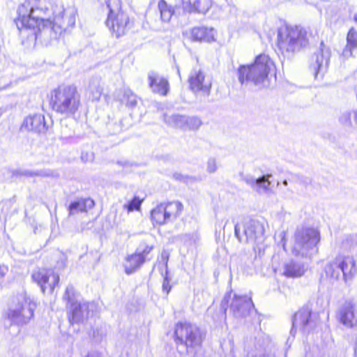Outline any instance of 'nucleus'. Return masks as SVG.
I'll use <instances>...</instances> for the list:
<instances>
[{
	"mask_svg": "<svg viewBox=\"0 0 357 357\" xmlns=\"http://www.w3.org/2000/svg\"><path fill=\"white\" fill-rule=\"evenodd\" d=\"M86 357H101L100 355L97 352H92L87 355Z\"/></svg>",
	"mask_w": 357,
	"mask_h": 357,
	"instance_id": "44",
	"label": "nucleus"
},
{
	"mask_svg": "<svg viewBox=\"0 0 357 357\" xmlns=\"http://www.w3.org/2000/svg\"><path fill=\"white\" fill-rule=\"evenodd\" d=\"M96 308L94 303H78L70 307L69 321L72 324H78L87 319Z\"/></svg>",
	"mask_w": 357,
	"mask_h": 357,
	"instance_id": "16",
	"label": "nucleus"
},
{
	"mask_svg": "<svg viewBox=\"0 0 357 357\" xmlns=\"http://www.w3.org/2000/svg\"><path fill=\"white\" fill-rule=\"evenodd\" d=\"M340 248L344 252H350L357 249V242L351 236H347L342 240Z\"/></svg>",
	"mask_w": 357,
	"mask_h": 357,
	"instance_id": "34",
	"label": "nucleus"
},
{
	"mask_svg": "<svg viewBox=\"0 0 357 357\" xmlns=\"http://www.w3.org/2000/svg\"><path fill=\"white\" fill-rule=\"evenodd\" d=\"M331 57V50L323 42L319 48L312 56L310 67L314 70L315 77L319 74L323 75L328 69Z\"/></svg>",
	"mask_w": 357,
	"mask_h": 357,
	"instance_id": "13",
	"label": "nucleus"
},
{
	"mask_svg": "<svg viewBox=\"0 0 357 357\" xmlns=\"http://www.w3.org/2000/svg\"><path fill=\"white\" fill-rule=\"evenodd\" d=\"M190 37L193 41L211 42L214 40L213 29L204 26L195 27L190 31Z\"/></svg>",
	"mask_w": 357,
	"mask_h": 357,
	"instance_id": "26",
	"label": "nucleus"
},
{
	"mask_svg": "<svg viewBox=\"0 0 357 357\" xmlns=\"http://www.w3.org/2000/svg\"><path fill=\"white\" fill-rule=\"evenodd\" d=\"M283 268V274L288 278H300L306 271V267L303 263L294 260L287 262Z\"/></svg>",
	"mask_w": 357,
	"mask_h": 357,
	"instance_id": "24",
	"label": "nucleus"
},
{
	"mask_svg": "<svg viewBox=\"0 0 357 357\" xmlns=\"http://www.w3.org/2000/svg\"><path fill=\"white\" fill-rule=\"evenodd\" d=\"M149 86L154 93L166 96L169 91L168 81L157 73L151 71L148 74Z\"/></svg>",
	"mask_w": 357,
	"mask_h": 357,
	"instance_id": "20",
	"label": "nucleus"
},
{
	"mask_svg": "<svg viewBox=\"0 0 357 357\" xmlns=\"http://www.w3.org/2000/svg\"><path fill=\"white\" fill-rule=\"evenodd\" d=\"M274 68V63L270 57L264 54H259L250 65H241L238 69V79L241 84L252 82L259 87L269 85L268 74Z\"/></svg>",
	"mask_w": 357,
	"mask_h": 357,
	"instance_id": "2",
	"label": "nucleus"
},
{
	"mask_svg": "<svg viewBox=\"0 0 357 357\" xmlns=\"http://www.w3.org/2000/svg\"><path fill=\"white\" fill-rule=\"evenodd\" d=\"M116 126L117 127V130L114 131V132H118L119 131H121V128H120V126L119 124H116Z\"/></svg>",
	"mask_w": 357,
	"mask_h": 357,
	"instance_id": "46",
	"label": "nucleus"
},
{
	"mask_svg": "<svg viewBox=\"0 0 357 357\" xmlns=\"http://www.w3.org/2000/svg\"><path fill=\"white\" fill-rule=\"evenodd\" d=\"M292 325L291 334L295 328H299L303 333H309L317 325L316 315L312 314L308 307H303L294 314Z\"/></svg>",
	"mask_w": 357,
	"mask_h": 357,
	"instance_id": "12",
	"label": "nucleus"
},
{
	"mask_svg": "<svg viewBox=\"0 0 357 357\" xmlns=\"http://www.w3.org/2000/svg\"><path fill=\"white\" fill-rule=\"evenodd\" d=\"M354 20L355 22L357 23V13L354 16Z\"/></svg>",
	"mask_w": 357,
	"mask_h": 357,
	"instance_id": "47",
	"label": "nucleus"
},
{
	"mask_svg": "<svg viewBox=\"0 0 357 357\" xmlns=\"http://www.w3.org/2000/svg\"><path fill=\"white\" fill-rule=\"evenodd\" d=\"M109 9L106 26L116 38L126 35L132 27L128 15L121 9V0H107Z\"/></svg>",
	"mask_w": 357,
	"mask_h": 357,
	"instance_id": "6",
	"label": "nucleus"
},
{
	"mask_svg": "<svg viewBox=\"0 0 357 357\" xmlns=\"http://www.w3.org/2000/svg\"><path fill=\"white\" fill-rule=\"evenodd\" d=\"M22 128L36 133H45L48 129V126L46 124L43 115L34 114L25 118Z\"/></svg>",
	"mask_w": 357,
	"mask_h": 357,
	"instance_id": "19",
	"label": "nucleus"
},
{
	"mask_svg": "<svg viewBox=\"0 0 357 357\" xmlns=\"http://www.w3.org/2000/svg\"><path fill=\"white\" fill-rule=\"evenodd\" d=\"M218 169V164L215 158L211 157L206 162V172L208 174H214Z\"/></svg>",
	"mask_w": 357,
	"mask_h": 357,
	"instance_id": "39",
	"label": "nucleus"
},
{
	"mask_svg": "<svg viewBox=\"0 0 357 357\" xmlns=\"http://www.w3.org/2000/svg\"><path fill=\"white\" fill-rule=\"evenodd\" d=\"M259 357H265V356H259Z\"/></svg>",
	"mask_w": 357,
	"mask_h": 357,
	"instance_id": "49",
	"label": "nucleus"
},
{
	"mask_svg": "<svg viewBox=\"0 0 357 357\" xmlns=\"http://www.w3.org/2000/svg\"><path fill=\"white\" fill-rule=\"evenodd\" d=\"M189 86L194 93L201 92L206 96L210 94L211 81L206 78L205 73L200 69L194 68L189 75Z\"/></svg>",
	"mask_w": 357,
	"mask_h": 357,
	"instance_id": "15",
	"label": "nucleus"
},
{
	"mask_svg": "<svg viewBox=\"0 0 357 357\" xmlns=\"http://www.w3.org/2000/svg\"><path fill=\"white\" fill-rule=\"evenodd\" d=\"M183 208V204L179 202L162 203L151 211V220L153 224H166L176 219L181 214Z\"/></svg>",
	"mask_w": 357,
	"mask_h": 357,
	"instance_id": "9",
	"label": "nucleus"
},
{
	"mask_svg": "<svg viewBox=\"0 0 357 357\" xmlns=\"http://www.w3.org/2000/svg\"><path fill=\"white\" fill-rule=\"evenodd\" d=\"M36 303L26 294H19L15 301V306L8 312V318L17 325L27 324L33 317Z\"/></svg>",
	"mask_w": 357,
	"mask_h": 357,
	"instance_id": "8",
	"label": "nucleus"
},
{
	"mask_svg": "<svg viewBox=\"0 0 357 357\" xmlns=\"http://www.w3.org/2000/svg\"><path fill=\"white\" fill-rule=\"evenodd\" d=\"M337 319L344 326L352 328L357 325V303L353 299L346 300L339 307Z\"/></svg>",
	"mask_w": 357,
	"mask_h": 357,
	"instance_id": "14",
	"label": "nucleus"
},
{
	"mask_svg": "<svg viewBox=\"0 0 357 357\" xmlns=\"http://www.w3.org/2000/svg\"><path fill=\"white\" fill-rule=\"evenodd\" d=\"M245 239L241 236V227L236 224L234 227V234L240 242L245 241L255 245L261 244L264 240V225L258 220H250L246 222L243 228Z\"/></svg>",
	"mask_w": 357,
	"mask_h": 357,
	"instance_id": "10",
	"label": "nucleus"
},
{
	"mask_svg": "<svg viewBox=\"0 0 357 357\" xmlns=\"http://www.w3.org/2000/svg\"><path fill=\"white\" fill-rule=\"evenodd\" d=\"M320 241L319 232L310 227L298 228L294 233L292 253L297 257L310 258L317 253V245Z\"/></svg>",
	"mask_w": 357,
	"mask_h": 357,
	"instance_id": "4",
	"label": "nucleus"
},
{
	"mask_svg": "<svg viewBox=\"0 0 357 357\" xmlns=\"http://www.w3.org/2000/svg\"><path fill=\"white\" fill-rule=\"evenodd\" d=\"M13 175L15 176H25L29 177L33 176H42V177H47L50 176L52 174L46 170H37V171H31V170H22L18 169L13 172Z\"/></svg>",
	"mask_w": 357,
	"mask_h": 357,
	"instance_id": "32",
	"label": "nucleus"
},
{
	"mask_svg": "<svg viewBox=\"0 0 357 357\" xmlns=\"http://www.w3.org/2000/svg\"><path fill=\"white\" fill-rule=\"evenodd\" d=\"M162 290L165 291L167 294H169V292L171 290V286L169 284V280L167 277L164 278V281L162 283Z\"/></svg>",
	"mask_w": 357,
	"mask_h": 357,
	"instance_id": "40",
	"label": "nucleus"
},
{
	"mask_svg": "<svg viewBox=\"0 0 357 357\" xmlns=\"http://www.w3.org/2000/svg\"><path fill=\"white\" fill-rule=\"evenodd\" d=\"M227 298L226 296L224 298L223 301H222V304H221V308L222 310V312L223 313L225 314H226V310H227V308L225 307V304L224 303V302H226L227 303V301L226 300Z\"/></svg>",
	"mask_w": 357,
	"mask_h": 357,
	"instance_id": "43",
	"label": "nucleus"
},
{
	"mask_svg": "<svg viewBox=\"0 0 357 357\" xmlns=\"http://www.w3.org/2000/svg\"><path fill=\"white\" fill-rule=\"evenodd\" d=\"M174 335L178 349H182L181 352H188L189 349L199 347L203 339L199 328L196 325L187 322L176 324Z\"/></svg>",
	"mask_w": 357,
	"mask_h": 357,
	"instance_id": "7",
	"label": "nucleus"
},
{
	"mask_svg": "<svg viewBox=\"0 0 357 357\" xmlns=\"http://www.w3.org/2000/svg\"><path fill=\"white\" fill-rule=\"evenodd\" d=\"M185 115H180L178 114H174L170 116H165V121L170 126L178 128L181 129L185 128Z\"/></svg>",
	"mask_w": 357,
	"mask_h": 357,
	"instance_id": "30",
	"label": "nucleus"
},
{
	"mask_svg": "<svg viewBox=\"0 0 357 357\" xmlns=\"http://www.w3.org/2000/svg\"><path fill=\"white\" fill-rule=\"evenodd\" d=\"M50 276L52 278V282L49 284V286L51 290L53 291L54 287L59 281V277L57 274L54 273L51 271L39 269L33 273L32 279L40 285L42 291L44 293L46 288L45 284L48 283Z\"/></svg>",
	"mask_w": 357,
	"mask_h": 357,
	"instance_id": "18",
	"label": "nucleus"
},
{
	"mask_svg": "<svg viewBox=\"0 0 357 357\" xmlns=\"http://www.w3.org/2000/svg\"><path fill=\"white\" fill-rule=\"evenodd\" d=\"M185 128L184 130H197L202 122L201 119L197 116H185Z\"/></svg>",
	"mask_w": 357,
	"mask_h": 357,
	"instance_id": "35",
	"label": "nucleus"
},
{
	"mask_svg": "<svg viewBox=\"0 0 357 357\" xmlns=\"http://www.w3.org/2000/svg\"><path fill=\"white\" fill-rule=\"evenodd\" d=\"M89 88L92 100H99L103 90L100 80L98 78L92 79L90 82Z\"/></svg>",
	"mask_w": 357,
	"mask_h": 357,
	"instance_id": "29",
	"label": "nucleus"
},
{
	"mask_svg": "<svg viewBox=\"0 0 357 357\" xmlns=\"http://www.w3.org/2000/svg\"><path fill=\"white\" fill-rule=\"evenodd\" d=\"M95 205L94 201L90 198H79L69 205L68 216L74 215L79 212H87Z\"/></svg>",
	"mask_w": 357,
	"mask_h": 357,
	"instance_id": "23",
	"label": "nucleus"
},
{
	"mask_svg": "<svg viewBox=\"0 0 357 357\" xmlns=\"http://www.w3.org/2000/svg\"><path fill=\"white\" fill-rule=\"evenodd\" d=\"M341 273L346 282L351 281L357 273L356 261L352 257H339Z\"/></svg>",
	"mask_w": 357,
	"mask_h": 357,
	"instance_id": "22",
	"label": "nucleus"
},
{
	"mask_svg": "<svg viewBox=\"0 0 357 357\" xmlns=\"http://www.w3.org/2000/svg\"><path fill=\"white\" fill-rule=\"evenodd\" d=\"M8 268L4 265L0 266V279H2L8 273Z\"/></svg>",
	"mask_w": 357,
	"mask_h": 357,
	"instance_id": "42",
	"label": "nucleus"
},
{
	"mask_svg": "<svg viewBox=\"0 0 357 357\" xmlns=\"http://www.w3.org/2000/svg\"><path fill=\"white\" fill-rule=\"evenodd\" d=\"M347 46L344 50V55H351L352 50L357 48V31L351 28L347 36Z\"/></svg>",
	"mask_w": 357,
	"mask_h": 357,
	"instance_id": "28",
	"label": "nucleus"
},
{
	"mask_svg": "<svg viewBox=\"0 0 357 357\" xmlns=\"http://www.w3.org/2000/svg\"><path fill=\"white\" fill-rule=\"evenodd\" d=\"M351 113L349 111L345 110L340 112V114L338 117V121L340 123L346 127H351Z\"/></svg>",
	"mask_w": 357,
	"mask_h": 357,
	"instance_id": "37",
	"label": "nucleus"
},
{
	"mask_svg": "<svg viewBox=\"0 0 357 357\" xmlns=\"http://www.w3.org/2000/svg\"><path fill=\"white\" fill-rule=\"evenodd\" d=\"M326 275L331 280H337L341 275L340 257H337L327 264L324 268Z\"/></svg>",
	"mask_w": 357,
	"mask_h": 357,
	"instance_id": "27",
	"label": "nucleus"
},
{
	"mask_svg": "<svg viewBox=\"0 0 357 357\" xmlns=\"http://www.w3.org/2000/svg\"><path fill=\"white\" fill-rule=\"evenodd\" d=\"M17 13V29L20 31L30 30L36 40L47 45L58 39L63 31L74 26L77 10L73 6L64 8L50 3L33 8L27 3L19 6Z\"/></svg>",
	"mask_w": 357,
	"mask_h": 357,
	"instance_id": "1",
	"label": "nucleus"
},
{
	"mask_svg": "<svg viewBox=\"0 0 357 357\" xmlns=\"http://www.w3.org/2000/svg\"><path fill=\"white\" fill-rule=\"evenodd\" d=\"M124 98L126 99V105L131 107L137 105V96L129 89L124 91Z\"/></svg>",
	"mask_w": 357,
	"mask_h": 357,
	"instance_id": "38",
	"label": "nucleus"
},
{
	"mask_svg": "<svg viewBox=\"0 0 357 357\" xmlns=\"http://www.w3.org/2000/svg\"><path fill=\"white\" fill-rule=\"evenodd\" d=\"M77 296V294L75 291L74 287L72 285H68L63 297V300L67 302V306L69 305L71 307L73 305L78 303Z\"/></svg>",
	"mask_w": 357,
	"mask_h": 357,
	"instance_id": "33",
	"label": "nucleus"
},
{
	"mask_svg": "<svg viewBox=\"0 0 357 357\" xmlns=\"http://www.w3.org/2000/svg\"><path fill=\"white\" fill-rule=\"evenodd\" d=\"M158 9L160 13L162 21L168 22L174 13V8L168 5L165 1L161 0L158 3Z\"/></svg>",
	"mask_w": 357,
	"mask_h": 357,
	"instance_id": "31",
	"label": "nucleus"
},
{
	"mask_svg": "<svg viewBox=\"0 0 357 357\" xmlns=\"http://www.w3.org/2000/svg\"><path fill=\"white\" fill-rule=\"evenodd\" d=\"M253 307L250 298L235 296L230 305V310L236 318L246 317Z\"/></svg>",
	"mask_w": 357,
	"mask_h": 357,
	"instance_id": "17",
	"label": "nucleus"
},
{
	"mask_svg": "<svg viewBox=\"0 0 357 357\" xmlns=\"http://www.w3.org/2000/svg\"><path fill=\"white\" fill-rule=\"evenodd\" d=\"M116 164L119 165V166L122 167L125 169H128L129 168L132 167L134 165L133 163L130 162L126 160L117 161Z\"/></svg>",
	"mask_w": 357,
	"mask_h": 357,
	"instance_id": "41",
	"label": "nucleus"
},
{
	"mask_svg": "<svg viewBox=\"0 0 357 357\" xmlns=\"http://www.w3.org/2000/svg\"><path fill=\"white\" fill-rule=\"evenodd\" d=\"M307 32L298 26H282L278 31V46L282 52H294L307 46Z\"/></svg>",
	"mask_w": 357,
	"mask_h": 357,
	"instance_id": "5",
	"label": "nucleus"
},
{
	"mask_svg": "<svg viewBox=\"0 0 357 357\" xmlns=\"http://www.w3.org/2000/svg\"><path fill=\"white\" fill-rule=\"evenodd\" d=\"M190 12L205 14L212 6V0H182Z\"/></svg>",
	"mask_w": 357,
	"mask_h": 357,
	"instance_id": "25",
	"label": "nucleus"
},
{
	"mask_svg": "<svg viewBox=\"0 0 357 357\" xmlns=\"http://www.w3.org/2000/svg\"><path fill=\"white\" fill-rule=\"evenodd\" d=\"M52 109L66 116L74 114L80 105V95L74 85H62L52 93Z\"/></svg>",
	"mask_w": 357,
	"mask_h": 357,
	"instance_id": "3",
	"label": "nucleus"
},
{
	"mask_svg": "<svg viewBox=\"0 0 357 357\" xmlns=\"http://www.w3.org/2000/svg\"><path fill=\"white\" fill-rule=\"evenodd\" d=\"M353 114H354V121L356 125L357 126V109L354 110L353 112Z\"/></svg>",
	"mask_w": 357,
	"mask_h": 357,
	"instance_id": "45",
	"label": "nucleus"
},
{
	"mask_svg": "<svg viewBox=\"0 0 357 357\" xmlns=\"http://www.w3.org/2000/svg\"><path fill=\"white\" fill-rule=\"evenodd\" d=\"M153 249V245L141 243L134 254L128 255L126 258L123 265L126 273L130 275L135 273L146 260H150L148 255Z\"/></svg>",
	"mask_w": 357,
	"mask_h": 357,
	"instance_id": "11",
	"label": "nucleus"
},
{
	"mask_svg": "<svg viewBox=\"0 0 357 357\" xmlns=\"http://www.w3.org/2000/svg\"><path fill=\"white\" fill-rule=\"evenodd\" d=\"M283 185H287L288 183H287V180H284L283 182H282Z\"/></svg>",
	"mask_w": 357,
	"mask_h": 357,
	"instance_id": "48",
	"label": "nucleus"
},
{
	"mask_svg": "<svg viewBox=\"0 0 357 357\" xmlns=\"http://www.w3.org/2000/svg\"><path fill=\"white\" fill-rule=\"evenodd\" d=\"M142 203V199H140L139 197L135 196L128 204L123 205V208L126 209L128 213H130L133 211H139Z\"/></svg>",
	"mask_w": 357,
	"mask_h": 357,
	"instance_id": "36",
	"label": "nucleus"
},
{
	"mask_svg": "<svg viewBox=\"0 0 357 357\" xmlns=\"http://www.w3.org/2000/svg\"><path fill=\"white\" fill-rule=\"evenodd\" d=\"M271 176V174H267L258 178H255L252 176H247L244 177L243 181L250 185L253 190L258 193H268L271 191L270 188L271 182L269 181V178Z\"/></svg>",
	"mask_w": 357,
	"mask_h": 357,
	"instance_id": "21",
	"label": "nucleus"
}]
</instances>
